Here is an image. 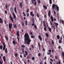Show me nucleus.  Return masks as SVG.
Wrapping results in <instances>:
<instances>
[{"mask_svg": "<svg viewBox=\"0 0 64 64\" xmlns=\"http://www.w3.org/2000/svg\"><path fill=\"white\" fill-rule=\"evenodd\" d=\"M50 61H52V62H53V60L51 59H50Z\"/></svg>", "mask_w": 64, "mask_h": 64, "instance_id": "59", "label": "nucleus"}, {"mask_svg": "<svg viewBox=\"0 0 64 64\" xmlns=\"http://www.w3.org/2000/svg\"><path fill=\"white\" fill-rule=\"evenodd\" d=\"M55 58L56 59H58V57H57V56H55Z\"/></svg>", "mask_w": 64, "mask_h": 64, "instance_id": "41", "label": "nucleus"}, {"mask_svg": "<svg viewBox=\"0 0 64 64\" xmlns=\"http://www.w3.org/2000/svg\"><path fill=\"white\" fill-rule=\"evenodd\" d=\"M38 56L39 57H40V56H41V53H39L38 54Z\"/></svg>", "mask_w": 64, "mask_h": 64, "instance_id": "35", "label": "nucleus"}, {"mask_svg": "<svg viewBox=\"0 0 64 64\" xmlns=\"http://www.w3.org/2000/svg\"><path fill=\"white\" fill-rule=\"evenodd\" d=\"M22 14H23L24 16H26V14H25V13L24 12H23Z\"/></svg>", "mask_w": 64, "mask_h": 64, "instance_id": "37", "label": "nucleus"}, {"mask_svg": "<svg viewBox=\"0 0 64 64\" xmlns=\"http://www.w3.org/2000/svg\"><path fill=\"white\" fill-rule=\"evenodd\" d=\"M3 59L4 62L6 61V59H5V56H4L3 57Z\"/></svg>", "mask_w": 64, "mask_h": 64, "instance_id": "12", "label": "nucleus"}, {"mask_svg": "<svg viewBox=\"0 0 64 64\" xmlns=\"http://www.w3.org/2000/svg\"><path fill=\"white\" fill-rule=\"evenodd\" d=\"M5 53L6 54L8 52L7 51V48H6V50H5Z\"/></svg>", "mask_w": 64, "mask_h": 64, "instance_id": "19", "label": "nucleus"}, {"mask_svg": "<svg viewBox=\"0 0 64 64\" xmlns=\"http://www.w3.org/2000/svg\"><path fill=\"white\" fill-rule=\"evenodd\" d=\"M14 10L15 12L16 13H17V11H16V7H15Z\"/></svg>", "mask_w": 64, "mask_h": 64, "instance_id": "21", "label": "nucleus"}, {"mask_svg": "<svg viewBox=\"0 0 64 64\" xmlns=\"http://www.w3.org/2000/svg\"><path fill=\"white\" fill-rule=\"evenodd\" d=\"M24 57H26V54H24Z\"/></svg>", "mask_w": 64, "mask_h": 64, "instance_id": "44", "label": "nucleus"}, {"mask_svg": "<svg viewBox=\"0 0 64 64\" xmlns=\"http://www.w3.org/2000/svg\"><path fill=\"white\" fill-rule=\"evenodd\" d=\"M62 56L63 57H64V52H62Z\"/></svg>", "mask_w": 64, "mask_h": 64, "instance_id": "38", "label": "nucleus"}, {"mask_svg": "<svg viewBox=\"0 0 64 64\" xmlns=\"http://www.w3.org/2000/svg\"><path fill=\"white\" fill-rule=\"evenodd\" d=\"M43 7L44 9H46V10L47 9V6L45 5H43Z\"/></svg>", "mask_w": 64, "mask_h": 64, "instance_id": "13", "label": "nucleus"}, {"mask_svg": "<svg viewBox=\"0 0 64 64\" xmlns=\"http://www.w3.org/2000/svg\"><path fill=\"white\" fill-rule=\"evenodd\" d=\"M54 15H56V12H55V11H54Z\"/></svg>", "mask_w": 64, "mask_h": 64, "instance_id": "48", "label": "nucleus"}, {"mask_svg": "<svg viewBox=\"0 0 64 64\" xmlns=\"http://www.w3.org/2000/svg\"><path fill=\"white\" fill-rule=\"evenodd\" d=\"M26 25L27 26V21H25Z\"/></svg>", "mask_w": 64, "mask_h": 64, "instance_id": "43", "label": "nucleus"}, {"mask_svg": "<svg viewBox=\"0 0 64 64\" xmlns=\"http://www.w3.org/2000/svg\"><path fill=\"white\" fill-rule=\"evenodd\" d=\"M30 16H32V17L34 16V14H33V12H30Z\"/></svg>", "mask_w": 64, "mask_h": 64, "instance_id": "8", "label": "nucleus"}, {"mask_svg": "<svg viewBox=\"0 0 64 64\" xmlns=\"http://www.w3.org/2000/svg\"><path fill=\"white\" fill-rule=\"evenodd\" d=\"M3 48V46H2L1 45L0 46V49L1 50H2Z\"/></svg>", "mask_w": 64, "mask_h": 64, "instance_id": "25", "label": "nucleus"}, {"mask_svg": "<svg viewBox=\"0 0 64 64\" xmlns=\"http://www.w3.org/2000/svg\"><path fill=\"white\" fill-rule=\"evenodd\" d=\"M5 12L6 14H7V11H6V10H5Z\"/></svg>", "mask_w": 64, "mask_h": 64, "instance_id": "61", "label": "nucleus"}, {"mask_svg": "<svg viewBox=\"0 0 64 64\" xmlns=\"http://www.w3.org/2000/svg\"><path fill=\"white\" fill-rule=\"evenodd\" d=\"M18 56V54L17 53H16L15 54H14V56H15L16 57H17V56Z\"/></svg>", "mask_w": 64, "mask_h": 64, "instance_id": "24", "label": "nucleus"}, {"mask_svg": "<svg viewBox=\"0 0 64 64\" xmlns=\"http://www.w3.org/2000/svg\"><path fill=\"white\" fill-rule=\"evenodd\" d=\"M3 45L4 47L3 48V50H5V48H6V46H5V43H3Z\"/></svg>", "mask_w": 64, "mask_h": 64, "instance_id": "6", "label": "nucleus"}, {"mask_svg": "<svg viewBox=\"0 0 64 64\" xmlns=\"http://www.w3.org/2000/svg\"><path fill=\"white\" fill-rule=\"evenodd\" d=\"M13 16L14 19H15L16 18V16H15V14H14Z\"/></svg>", "mask_w": 64, "mask_h": 64, "instance_id": "23", "label": "nucleus"}, {"mask_svg": "<svg viewBox=\"0 0 64 64\" xmlns=\"http://www.w3.org/2000/svg\"><path fill=\"white\" fill-rule=\"evenodd\" d=\"M46 35L47 37H49V35L48 34V33H46Z\"/></svg>", "mask_w": 64, "mask_h": 64, "instance_id": "22", "label": "nucleus"}, {"mask_svg": "<svg viewBox=\"0 0 64 64\" xmlns=\"http://www.w3.org/2000/svg\"><path fill=\"white\" fill-rule=\"evenodd\" d=\"M30 35H32V32H30Z\"/></svg>", "mask_w": 64, "mask_h": 64, "instance_id": "51", "label": "nucleus"}, {"mask_svg": "<svg viewBox=\"0 0 64 64\" xmlns=\"http://www.w3.org/2000/svg\"><path fill=\"white\" fill-rule=\"evenodd\" d=\"M44 18H46V17H47V16H46V15H44Z\"/></svg>", "mask_w": 64, "mask_h": 64, "instance_id": "54", "label": "nucleus"}, {"mask_svg": "<svg viewBox=\"0 0 64 64\" xmlns=\"http://www.w3.org/2000/svg\"><path fill=\"white\" fill-rule=\"evenodd\" d=\"M25 52L26 54V55H28V52L26 51H25Z\"/></svg>", "mask_w": 64, "mask_h": 64, "instance_id": "31", "label": "nucleus"}, {"mask_svg": "<svg viewBox=\"0 0 64 64\" xmlns=\"http://www.w3.org/2000/svg\"><path fill=\"white\" fill-rule=\"evenodd\" d=\"M48 29L49 30V31L50 32H51V28H50L49 27H48Z\"/></svg>", "mask_w": 64, "mask_h": 64, "instance_id": "26", "label": "nucleus"}, {"mask_svg": "<svg viewBox=\"0 0 64 64\" xmlns=\"http://www.w3.org/2000/svg\"><path fill=\"white\" fill-rule=\"evenodd\" d=\"M10 10L11 11V13H12L13 10V8L12 7H11L10 8Z\"/></svg>", "mask_w": 64, "mask_h": 64, "instance_id": "16", "label": "nucleus"}, {"mask_svg": "<svg viewBox=\"0 0 64 64\" xmlns=\"http://www.w3.org/2000/svg\"><path fill=\"white\" fill-rule=\"evenodd\" d=\"M57 37L58 38V40L59 39V38H60V36H59V35L57 36Z\"/></svg>", "mask_w": 64, "mask_h": 64, "instance_id": "27", "label": "nucleus"}, {"mask_svg": "<svg viewBox=\"0 0 64 64\" xmlns=\"http://www.w3.org/2000/svg\"><path fill=\"white\" fill-rule=\"evenodd\" d=\"M50 18H51V19H53V16H51Z\"/></svg>", "mask_w": 64, "mask_h": 64, "instance_id": "55", "label": "nucleus"}, {"mask_svg": "<svg viewBox=\"0 0 64 64\" xmlns=\"http://www.w3.org/2000/svg\"><path fill=\"white\" fill-rule=\"evenodd\" d=\"M31 1L32 2V4H34V5H36L37 3H36V0H32Z\"/></svg>", "mask_w": 64, "mask_h": 64, "instance_id": "4", "label": "nucleus"}, {"mask_svg": "<svg viewBox=\"0 0 64 64\" xmlns=\"http://www.w3.org/2000/svg\"><path fill=\"white\" fill-rule=\"evenodd\" d=\"M5 38L6 39V41H8V37L7 36H5Z\"/></svg>", "mask_w": 64, "mask_h": 64, "instance_id": "11", "label": "nucleus"}, {"mask_svg": "<svg viewBox=\"0 0 64 64\" xmlns=\"http://www.w3.org/2000/svg\"><path fill=\"white\" fill-rule=\"evenodd\" d=\"M12 43L14 44V45H15L16 44V42H15V41L14 40L12 42Z\"/></svg>", "mask_w": 64, "mask_h": 64, "instance_id": "20", "label": "nucleus"}, {"mask_svg": "<svg viewBox=\"0 0 64 64\" xmlns=\"http://www.w3.org/2000/svg\"><path fill=\"white\" fill-rule=\"evenodd\" d=\"M26 15H27V16H29V14L28 13Z\"/></svg>", "mask_w": 64, "mask_h": 64, "instance_id": "57", "label": "nucleus"}, {"mask_svg": "<svg viewBox=\"0 0 64 64\" xmlns=\"http://www.w3.org/2000/svg\"><path fill=\"white\" fill-rule=\"evenodd\" d=\"M31 37L32 38H35V37L32 36H31Z\"/></svg>", "mask_w": 64, "mask_h": 64, "instance_id": "34", "label": "nucleus"}, {"mask_svg": "<svg viewBox=\"0 0 64 64\" xmlns=\"http://www.w3.org/2000/svg\"><path fill=\"white\" fill-rule=\"evenodd\" d=\"M0 64H3V62H2V61H1V60H0Z\"/></svg>", "mask_w": 64, "mask_h": 64, "instance_id": "39", "label": "nucleus"}, {"mask_svg": "<svg viewBox=\"0 0 64 64\" xmlns=\"http://www.w3.org/2000/svg\"><path fill=\"white\" fill-rule=\"evenodd\" d=\"M21 47L22 48H25V46L23 45H21Z\"/></svg>", "mask_w": 64, "mask_h": 64, "instance_id": "30", "label": "nucleus"}, {"mask_svg": "<svg viewBox=\"0 0 64 64\" xmlns=\"http://www.w3.org/2000/svg\"><path fill=\"white\" fill-rule=\"evenodd\" d=\"M24 37V42L26 44H27L28 45L30 44V42L31 41V40L30 39L28 33H26L25 34Z\"/></svg>", "mask_w": 64, "mask_h": 64, "instance_id": "1", "label": "nucleus"}, {"mask_svg": "<svg viewBox=\"0 0 64 64\" xmlns=\"http://www.w3.org/2000/svg\"><path fill=\"white\" fill-rule=\"evenodd\" d=\"M16 35L17 36L19 37V31H17L16 32Z\"/></svg>", "mask_w": 64, "mask_h": 64, "instance_id": "14", "label": "nucleus"}, {"mask_svg": "<svg viewBox=\"0 0 64 64\" xmlns=\"http://www.w3.org/2000/svg\"><path fill=\"white\" fill-rule=\"evenodd\" d=\"M32 22L33 23H34V19H32Z\"/></svg>", "mask_w": 64, "mask_h": 64, "instance_id": "64", "label": "nucleus"}, {"mask_svg": "<svg viewBox=\"0 0 64 64\" xmlns=\"http://www.w3.org/2000/svg\"><path fill=\"white\" fill-rule=\"evenodd\" d=\"M9 28H10V31H11V28L12 27V24H9Z\"/></svg>", "mask_w": 64, "mask_h": 64, "instance_id": "3", "label": "nucleus"}, {"mask_svg": "<svg viewBox=\"0 0 64 64\" xmlns=\"http://www.w3.org/2000/svg\"><path fill=\"white\" fill-rule=\"evenodd\" d=\"M58 49H60V48H61V46H59L58 47Z\"/></svg>", "mask_w": 64, "mask_h": 64, "instance_id": "60", "label": "nucleus"}, {"mask_svg": "<svg viewBox=\"0 0 64 64\" xmlns=\"http://www.w3.org/2000/svg\"><path fill=\"white\" fill-rule=\"evenodd\" d=\"M59 42L60 43H61L62 42V40H60L59 41Z\"/></svg>", "mask_w": 64, "mask_h": 64, "instance_id": "46", "label": "nucleus"}, {"mask_svg": "<svg viewBox=\"0 0 64 64\" xmlns=\"http://www.w3.org/2000/svg\"><path fill=\"white\" fill-rule=\"evenodd\" d=\"M29 11V9H28L27 10H26V12L27 13Z\"/></svg>", "mask_w": 64, "mask_h": 64, "instance_id": "49", "label": "nucleus"}, {"mask_svg": "<svg viewBox=\"0 0 64 64\" xmlns=\"http://www.w3.org/2000/svg\"><path fill=\"white\" fill-rule=\"evenodd\" d=\"M22 4H23V2H22L20 3L19 5L21 8H22Z\"/></svg>", "mask_w": 64, "mask_h": 64, "instance_id": "7", "label": "nucleus"}, {"mask_svg": "<svg viewBox=\"0 0 64 64\" xmlns=\"http://www.w3.org/2000/svg\"><path fill=\"white\" fill-rule=\"evenodd\" d=\"M34 59H35V58L34 57H33L32 58V60H34Z\"/></svg>", "mask_w": 64, "mask_h": 64, "instance_id": "33", "label": "nucleus"}, {"mask_svg": "<svg viewBox=\"0 0 64 64\" xmlns=\"http://www.w3.org/2000/svg\"><path fill=\"white\" fill-rule=\"evenodd\" d=\"M50 22V25H52V22Z\"/></svg>", "mask_w": 64, "mask_h": 64, "instance_id": "62", "label": "nucleus"}, {"mask_svg": "<svg viewBox=\"0 0 64 64\" xmlns=\"http://www.w3.org/2000/svg\"><path fill=\"white\" fill-rule=\"evenodd\" d=\"M54 24H55L56 26L57 27V25L58 26V23H56L55 22H54Z\"/></svg>", "mask_w": 64, "mask_h": 64, "instance_id": "29", "label": "nucleus"}, {"mask_svg": "<svg viewBox=\"0 0 64 64\" xmlns=\"http://www.w3.org/2000/svg\"><path fill=\"white\" fill-rule=\"evenodd\" d=\"M34 28H35V30H36L37 29V26L36 25H34Z\"/></svg>", "mask_w": 64, "mask_h": 64, "instance_id": "28", "label": "nucleus"}, {"mask_svg": "<svg viewBox=\"0 0 64 64\" xmlns=\"http://www.w3.org/2000/svg\"><path fill=\"white\" fill-rule=\"evenodd\" d=\"M62 22L63 24H64V21L63 20H62Z\"/></svg>", "mask_w": 64, "mask_h": 64, "instance_id": "47", "label": "nucleus"}, {"mask_svg": "<svg viewBox=\"0 0 64 64\" xmlns=\"http://www.w3.org/2000/svg\"><path fill=\"white\" fill-rule=\"evenodd\" d=\"M44 29L45 31H47V29L46 28V27H45L44 28Z\"/></svg>", "mask_w": 64, "mask_h": 64, "instance_id": "18", "label": "nucleus"}, {"mask_svg": "<svg viewBox=\"0 0 64 64\" xmlns=\"http://www.w3.org/2000/svg\"><path fill=\"white\" fill-rule=\"evenodd\" d=\"M38 46L39 48L40 49V42H39L38 44Z\"/></svg>", "mask_w": 64, "mask_h": 64, "instance_id": "40", "label": "nucleus"}, {"mask_svg": "<svg viewBox=\"0 0 64 64\" xmlns=\"http://www.w3.org/2000/svg\"><path fill=\"white\" fill-rule=\"evenodd\" d=\"M56 8V10L57 11H59V7L57 5H56V4H53L52 6V9H54L55 8Z\"/></svg>", "mask_w": 64, "mask_h": 64, "instance_id": "2", "label": "nucleus"}, {"mask_svg": "<svg viewBox=\"0 0 64 64\" xmlns=\"http://www.w3.org/2000/svg\"><path fill=\"white\" fill-rule=\"evenodd\" d=\"M47 54L48 55H50V52H48L47 53Z\"/></svg>", "mask_w": 64, "mask_h": 64, "instance_id": "63", "label": "nucleus"}, {"mask_svg": "<svg viewBox=\"0 0 64 64\" xmlns=\"http://www.w3.org/2000/svg\"><path fill=\"white\" fill-rule=\"evenodd\" d=\"M8 8V6H7V4H6V6H5V8H6V9H7V8Z\"/></svg>", "mask_w": 64, "mask_h": 64, "instance_id": "36", "label": "nucleus"}, {"mask_svg": "<svg viewBox=\"0 0 64 64\" xmlns=\"http://www.w3.org/2000/svg\"><path fill=\"white\" fill-rule=\"evenodd\" d=\"M9 17L10 18V20H11V21H12V22H14V21H13V18H12V17L10 15Z\"/></svg>", "mask_w": 64, "mask_h": 64, "instance_id": "5", "label": "nucleus"}, {"mask_svg": "<svg viewBox=\"0 0 64 64\" xmlns=\"http://www.w3.org/2000/svg\"><path fill=\"white\" fill-rule=\"evenodd\" d=\"M37 17H38V18H39V14H37Z\"/></svg>", "mask_w": 64, "mask_h": 64, "instance_id": "50", "label": "nucleus"}, {"mask_svg": "<svg viewBox=\"0 0 64 64\" xmlns=\"http://www.w3.org/2000/svg\"><path fill=\"white\" fill-rule=\"evenodd\" d=\"M38 3H40V0H37Z\"/></svg>", "mask_w": 64, "mask_h": 64, "instance_id": "45", "label": "nucleus"}, {"mask_svg": "<svg viewBox=\"0 0 64 64\" xmlns=\"http://www.w3.org/2000/svg\"><path fill=\"white\" fill-rule=\"evenodd\" d=\"M22 53H24V48H22Z\"/></svg>", "mask_w": 64, "mask_h": 64, "instance_id": "17", "label": "nucleus"}, {"mask_svg": "<svg viewBox=\"0 0 64 64\" xmlns=\"http://www.w3.org/2000/svg\"><path fill=\"white\" fill-rule=\"evenodd\" d=\"M50 1V4H52V0H49Z\"/></svg>", "mask_w": 64, "mask_h": 64, "instance_id": "32", "label": "nucleus"}, {"mask_svg": "<svg viewBox=\"0 0 64 64\" xmlns=\"http://www.w3.org/2000/svg\"><path fill=\"white\" fill-rule=\"evenodd\" d=\"M52 45H54V42H53V40H52Z\"/></svg>", "mask_w": 64, "mask_h": 64, "instance_id": "42", "label": "nucleus"}, {"mask_svg": "<svg viewBox=\"0 0 64 64\" xmlns=\"http://www.w3.org/2000/svg\"><path fill=\"white\" fill-rule=\"evenodd\" d=\"M34 46L33 45H32V48H34Z\"/></svg>", "mask_w": 64, "mask_h": 64, "instance_id": "53", "label": "nucleus"}, {"mask_svg": "<svg viewBox=\"0 0 64 64\" xmlns=\"http://www.w3.org/2000/svg\"><path fill=\"white\" fill-rule=\"evenodd\" d=\"M51 14V11L50 10H49L48 12V15L49 17H50V14Z\"/></svg>", "mask_w": 64, "mask_h": 64, "instance_id": "9", "label": "nucleus"}, {"mask_svg": "<svg viewBox=\"0 0 64 64\" xmlns=\"http://www.w3.org/2000/svg\"><path fill=\"white\" fill-rule=\"evenodd\" d=\"M38 37L40 39V40L41 41H42V38L41 37V36L39 35L38 36Z\"/></svg>", "mask_w": 64, "mask_h": 64, "instance_id": "10", "label": "nucleus"}, {"mask_svg": "<svg viewBox=\"0 0 64 64\" xmlns=\"http://www.w3.org/2000/svg\"><path fill=\"white\" fill-rule=\"evenodd\" d=\"M3 22H2V20L1 18H0V23H1V24H2V23Z\"/></svg>", "mask_w": 64, "mask_h": 64, "instance_id": "15", "label": "nucleus"}, {"mask_svg": "<svg viewBox=\"0 0 64 64\" xmlns=\"http://www.w3.org/2000/svg\"><path fill=\"white\" fill-rule=\"evenodd\" d=\"M22 26H24V23L23 22L22 23Z\"/></svg>", "mask_w": 64, "mask_h": 64, "instance_id": "56", "label": "nucleus"}, {"mask_svg": "<svg viewBox=\"0 0 64 64\" xmlns=\"http://www.w3.org/2000/svg\"><path fill=\"white\" fill-rule=\"evenodd\" d=\"M51 20L52 22H53V21H54V19H51Z\"/></svg>", "mask_w": 64, "mask_h": 64, "instance_id": "58", "label": "nucleus"}, {"mask_svg": "<svg viewBox=\"0 0 64 64\" xmlns=\"http://www.w3.org/2000/svg\"><path fill=\"white\" fill-rule=\"evenodd\" d=\"M34 23H32V26H34Z\"/></svg>", "mask_w": 64, "mask_h": 64, "instance_id": "52", "label": "nucleus"}]
</instances>
